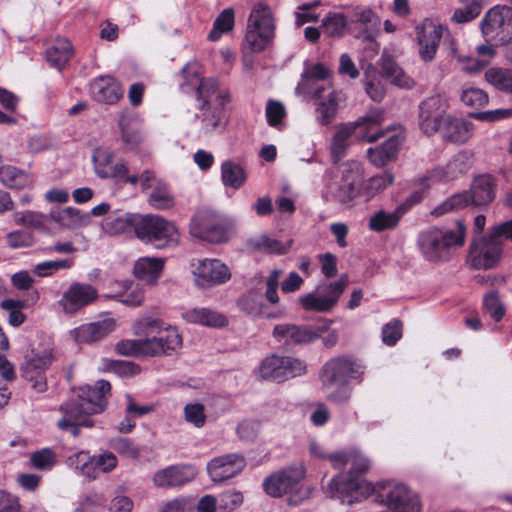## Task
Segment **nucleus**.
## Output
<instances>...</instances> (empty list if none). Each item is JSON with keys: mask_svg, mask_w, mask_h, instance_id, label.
<instances>
[{"mask_svg": "<svg viewBox=\"0 0 512 512\" xmlns=\"http://www.w3.org/2000/svg\"><path fill=\"white\" fill-rule=\"evenodd\" d=\"M182 73L187 85L196 88L197 99L201 102L199 109L202 111V131L209 134L224 130L228 123V114L225 108L230 101L228 91L220 89L216 79L198 80V71L190 66H186Z\"/></svg>", "mask_w": 512, "mask_h": 512, "instance_id": "1", "label": "nucleus"}, {"mask_svg": "<svg viewBox=\"0 0 512 512\" xmlns=\"http://www.w3.org/2000/svg\"><path fill=\"white\" fill-rule=\"evenodd\" d=\"M329 461L334 468L340 469L346 464H351V470L347 474H339L332 478L328 484L327 492L332 498L340 499L342 503L349 505L359 500L362 494L359 492L363 480L360 475L366 473L371 467V461L361 451L355 448L336 452L329 456Z\"/></svg>", "mask_w": 512, "mask_h": 512, "instance_id": "2", "label": "nucleus"}, {"mask_svg": "<svg viewBox=\"0 0 512 512\" xmlns=\"http://www.w3.org/2000/svg\"><path fill=\"white\" fill-rule=\"evenodd\" d=\"M364 367L350 356H337L329 359L319 372L322 390L327 399L336 403L347 402L351 390L347 385L352 380L362 381Z\"/></svg>", "mask_w": 512, "mask_h": 512, "instance_id": "3", "label": "nucleus"}, {"mask_svg": "<svg viewBox=\"0 0 512 512\" xmlns=\"http://www.w3.org/2000/svg\"><path fill=\"white\" fill-rule=\"evenodd\" d=\"M384 121L383 111L376 109L369 111L365 116L355 122H349L339 125L334 134L330 152L334 163L339 162L345 155L350 146L352 136L359 140L369 143L377 141L383 136L381 125Z\"/></svg>", "mask_w": 512, "mask_h": 512, "instance_id": "4", "label": "nucleus"}, {"mask_svg": "<svg viewBox=\"0 0 512 512\" xmlns=\"http://www.w3.org/2000/svg\"><path fill=\"white\" fill-rule=\"evenodd\" d=\"M466 238V226L462 220L456 222L455 229L431 228L421 232L417 246L423 258L431 263L448 261L451 250L462 247Z\"/></svg>", "mask_w": 512, "mask_h": 512, "instance_id": "5", "label": "nucleus"}, {"mask_svg": "<svg viewBox=\"0 0 512 512\" xmlns=\"http://www.w3.org/2000/svg\"><path fill=\"white\" fill-rule=\"evenodd\" d=\"M305 467L301 464L286 467L268 476L263 487L265 492L272 497H281L289 494L288 504L300 505L311 496L312 489L308 486L299 485L305 477Z\"/></svg>", "mask_w": 512, "mask_h": 512, "instance_id": "6", "label": "nucleus"}, {"mask_svg": "<svg viewBox=\"0 0 512 512\" xmlns=\"http://www.w3.org/2000/svg\"><path fill=\"white\" fill-rule=\"evenodd\" d=\"M275 25L270 8L262 3L256 4L250 13L246 33L242 43L245 52L260 53L272 42Z\"/></svg>", "mask_w": 512, "mask_h": 512, "instance_id": "7", "label": "nucleus"}, {"mask_svg": "<svg viewBox=\"0 0 512 512\" xmlns=\"http://www.w3.org/2000/svg\"><path fill=\"white\" fill-rule=\"evenodd\" d=\"M135 235L146 244L156 248L175 246L179 243V232L176 226L159 215H138Z\"/></svg>", "mask_w": 512, "mask_h": 512, "instance_id": "8", "label": "nucleus"}, {"mask_svg": "<svg viewBox=\"0 0 512 512\" xmlns=\"http://www.w3.org/2000/svg\"><path fill=\"white\" fill-rule=\"evenodd\" d=\"M471 167V154L467 151L456 154L444 168H435L428 171L424 176L418 180L419 185L423 188L422 191H417L407 200L409 205H414L420 202L423 198V193L429 187L435 185L441 180H453L458 178L469 171Z\"/></svg>", "mask_w": 512, "mask_h": 512, "instance_id": "9", "label": "nucleus"}, {"mask_svg": "<svg viewBox=\"0 0 512 512\" xmlns=\"http://www.w3.org/2000/svg\"><path fill=\"white\" fill-rule=\"evenodd\" d=\"M502 245L503 240H497L490 232L486 236H473L467 264L475 270L493 269L501 259Z\"/></svg>", "mask_w": 512, "mask_h": 512, "instance_id": "10", "label": "nucleus"}, {"mask_svg": "<svg viewBox=\"0 0 512 512\" xmlns=\"http://www.w3.org/2000/svg\"><path fill=\"white\" fill-rule=\"evenodd\" d=\"M307 366L304 361L290 357L272 354L262 360L258 372L262 379L284 382L306 373Z\"/></svg>", "mask_w": 512, "mask_h": 512, "instance_id": "11", "label": "nucleus"}, {"mask_svg": "<svg viewBox=\"0 0 512 512\" xmlns=\"http://www.w3.org/2000/svg\"><path fill=\"white\" fill-rule=\"evenodd\" d=\"M332 320L322 319L316 326L293 323L278 324L273 328L272 336L286 346L307 345L319 339L328 330Z\"/></svg>", "mask_w": 512, "mask_h": 512, "instance_id": "12", "label": "nucleus"}, {"mask_svg": "<svg viewBox=\"0 0 512 512\" xmlns=\"http://www.w3.org/2000/svg\"><path fill=\"white\" fill-rule=\"evenodd\" d=\"M480 28L486 39L508 43L512 39V8L500 5L492 7L481 20Z\"/></svg>", "mask_w": 512, "mask_h": 512, "instance_id": "13", "label": "nucleus"}, {"mask_svg": "<svg viewBox=\"0 0 512 512\" xmlns=\"http://www.w3.org/2000/svg\"><path fill=\"white\" fill-rule=\"evenodd\" d=\"M194 282L201 289L221 285L231 278L229 268L218 259H202L192 264Z\"/></svg>", "mask_w": 512, "mask_h": 512, "instance_id": "14", "label": "nucleus"}, {"mask_svg": "<svg viewBox=\"0 0 512 512\" xmlns=\"http://www.w3.org/2000/svg\"><path fill=\"white\" fill-rule=\"evenodd\" d=\"M447 102L440 95L426 98L419 105V127L426 135H433L440 130L446 114Z\"/></svg>", "mask_w": 512, "mask_h": 512, "instance_id": "15", "label": "nucleus"}, {"mask_svg": "<svg viewBox=\"0 0 512 512\" xmlns=\"http://www.w3.org/2000/svg\"><path fill=\"white\" fill-rule=\"evenodd\" d=\"M98 298V291L90 284L73 282L65 290L58 302L65 314H76Z\"/></svg>", "mask_w": 512, "mask_h": 512, "instance_id": "16", "label": "nucleus"}, {"mask_svg": "<svg viewBox=\"0 0 512 512\" xmlns=\"http://www.w3.org/2000/svg\"><path fill=\"white\" fill-rule=\"evenodd\" d=\"M246 467L242 454L230 453L213 458L207 464L208 474L213 482H222L241 473Z\"/></svg>", "mask_w": 512, "mask_h": 512, "instance_id": "17", "label": "nucleus"}, {"mask_svg": "<svg viewBox=\"0 0 512 512\" xmlns=\"http://www.w3.org/2000/svg\"><path fill=\"white\" fill-rule=\"evenodd\" d=\"M443 30L441 25H435L431 21H425L416 27L419 55L423 61L430 62L435 58Z\"/></svg>", "mask_w": 512, "mask_h": 512, "instance_id": "18", "label": "nucleus"}, {"mask_svg": "<svg viewBox=\"0 0 512 512\" xmlns=\"http://www.w3.org/2000/svg\"><path fill=\"white\" fill-rule=\"evenodd\" d=\"M182 345V337L177 329L170 327L162 334L144 338V347L147 356L171 355Z\"/></svg>", "mask_w": 512, "mask_h": 512, "instance_id": "19", "label": "nucleus"}, {"mask_svg": "<svg viewBox=\"0 0 512 512\" xmlns=\"http://www.w3.org/2000/svg\"><path fill=\"white\" fill-rule=\"evenodd\" d=\"M116 328L113 318H104L95 322L80 325L71 331L73 339L77 343L92 344L106 338Z\"/></svg>", "mask_w": 512, "mask_h": 512, "instance_id": "20", "label": "nucleus"}, {"mask_svg": "<svg viewBox=\"0 0 512 512\" xmlns=\"http://www.w3.org/2000/svg\"><path fill=\"white\" fill-rule=\"evenodd\" d=\"M52 361L49 353L35 355L28 359L23 365V377L32 384L33 390L43 393L47 390V381L44 374Z\"/></svg>", "mask_w": 512, "mask_h": 512, "instance_id": "21", "label": "nucleus"}, {"mask_svg": "<svg viewBox=\"0 0 512 512\" xmlns=\"http://www.w3.org/2000/svg\"><path fill=\"white\" fill-rule=\"evenodd\" d=\"M113 156V152L106 147H98L94 150L92 161L95 173L100 178L123 179L128 172V168L124 163L113 164Z\"/></svg>", "mask_w": 512, "mask_h": 512, "instance_id": "22", "label": "nucleus"}, {"mask_svg": "<svg viewBox=\"0 0 512 512\" xmlns=\"http://www.w3.org/2000/svg\"><path fill=\"white\" fill-rule=\"evenodd\" d=\"M195 475L192 466L173 465L156 472L153 476V483L160 488L176 487L192 481Z\"/></svg>", "mask_w": 512, "mask_h": 512, "instance_id": "23", "label": "nucleus"}, {"mask_svg": "<svg viewBox=\"0 0 512 512\" xmlns=\"http://www.w3.org/2000/svg\"><path fill=\"white\" fill-rule=\"evenodd\" d=\"M324 87L316 86L313 91V97L319 99L316 107V120L322 126H327L335 119L339 102L341 101V92L331 90L327 97L322 95Z\"/></svg>", "mask_w": 512, "mask_h": 512, "instance_id": "24", "label": "nucleus"}, {"mask_svg": "<svg viewBox=\"0 0 512 512\" xmlns=\"http://www.w3.org/2000/svg\"><path fill=\"white\" fill-rule=\"evenodd\" d=\"M60 410L64 413V417L58 421V427L61 430H68L72 424H80L86 427L93 426L90 413L84 403L77 399H72L61 405Z\"/></svg>", "mask_w": 512, "mask_h": 512, "instance_id": "25", "label": "nucleus"}, {"mask_svg": "<svg viewBox=\"0 0 512 512\" xmlns=\"http://www.w3.org/2000/svg\"><path fill=\"white\" fill-rule=\"evenodd\" d=\"M110 383L105 380H99L95 386H85L80 389L78 399L86 405L88 411L98 414L106 408V394L110 392Z\"/></svg>", "mask_w": 512, "mask_h": 512, "instance_id": "26", "label": "nucleus"}, {"mask_svg": "<svg viewBox=\"0 0 512 512\" xmlns=\"http://www.w3.org/2000/svg\"><path fill=\"white\" fill-rule=\"evenodd\" d=\"M90 92L94 100L105 104H115L122 98V86L111 76H100L91 84Z\"/></svg>", "mask_w": 512, "mask_h": 512, "instance_id": "27", "label": "nucleus"}, {"mask_svg": "<svg viewBox=\"0 0 512 512\" xmlns=\"http://www.w3.org/2000/svg\"><path fill=\"white\" fill-rule=\"evenodd\" d=\"M442 138L452 143L462 144L473 135V124L465 119L448 115L438 130Z\"/></svg>", "mask_w": 512, "mask_h": 512, "instance_id": "28", "label": "nucleus"}, {"mask_svg": "<svg viewBox=\"0 0 512 512\" xmlns=\"http://www.w3.org/2000/svg\"><path fill=\"white\" fill-rule=\"evenodd\" d=\"M470 204L474 206L487 205L495 197V181L490 175L476 177L468 192Z\"/></svg>", "mask_w": 512, "mask_h": 512, "instance_id": "29", "label": "nucleus"}, {"mask_svg": "<svg viewBox=\"0 0 512 512\" xmlns=\"http://www.w3.org/2000/svg\"><path fill=\"white\" fill-rule=\"evenodd\" d=\"M401 143L402 137L395 134L390 136L381 146L369 148L367 155L370 162L376 167L385 166L396 157Z\"/></svg>", "mask_w": 512, "mask_h": 512, "instance_id": "30", "label": "nucleus"}, {"mask_svg": "<svg viewBox=\"0 0 512 512\" xmlns=\"http://www.w3.org/2000/svg\"><path fill=\"white\" fill-rule=\"evenodd\" d=\"M192 234L212 243L228 239L227 229L219 219H203L197 227L192 228Z\"/></svg>", "mask_w": 512, "mask_h": 512, "instance_id": "31", "label": "nucleus"}, {"mask_svg": "<svg viewBox=\"0 0 512 512\" xmlns=\"http://www.w3.org/2000/svg\"><path fill=\"white\" fill-rule=\"evenodd\" d=\"M122 141L131 148L136 147L144 139L141 123L133 113L122 114L119 120Z\"/></svg>", "mask_w": 512, "mask_h": 512, "instance_id": "32", "label": "nucleus"}, {"mask_svg": "<svg viewBox=\"0 0 512 512\" xmlns=\"http://www.w3.org/2000/svg\"><path fill=\"white\" fill-rule=\"evenodd\" d=\"M164 266V260L157 257H143L138 259L134 265V275L148 283L154 284L159 278Z\"/></svg>", "mask_w": 512, "mask_h": 512, "instance_id": "33", "label": "nucleus"}, {"mask_svg": "<svg viewBox=\"0 0 512 512\" xmlns=\"http://www.w3.org/2000/svg\"><path fill=\"white\" fill-rule=\"evenodd\" d=\"M182 317L190 323L201 324L209 327H223L226 318L217 312L207 308H193L182 313Z\"/></svg>", "mask_w": 512, "mask_h": 512, "instance_id": "34", "label": "nucleus"}, {"mask_svg": "<svg viewBox=\"0 0 512 512\" xmlns=\"http://www.w3.org/2000/svg\"><path fill=\"white\" fill-rule=\"evenodd\" d=\"M172 327L158 317L145 314L139 317L133 324V332L137 336L153 337L162 334L164 331Z\"/></svg>", "mask_w": 512, "mask_h": 512, "instance_id": "35", "label": "nucleus"}, {"mask_svg": "<svg viewBox=\"0 0 512 512\" xmlns=\"http://www.w3.org/2000/svg\"><path fill=\"white\" fill-rule=\"evenodd\" d=\"M137 214L122 213L108 216L102 223V229L109 235L124 233L130 227L136 232Z\"/></svg>", "mask_w": 512, "mask_h": 512, "instance_id": "36", "label": "nucleus"}, {"mask_svg": "<svg viewBox=\"0 0 512 512\" xmlns=\"http://www.w3.org/2000/svg\"><path fill=\"white\" fill-rule=\"evenodd\" d=\"M46 55L53 67L61 69L72 56V45L67 39H58L55 45L47 49Z\"/></svg>", "mask_w": 512, "mask_h": 512, "instance_id": "37", "label": "nucleus"}, {"mask_svg": "<svg viewBox=\"0 0 512 512\" xmlns=\"http://www.w3.org/2000/svg\"><path fill=\"white\" fill-rule=\"evenodd\" d=\"M221 177L225 186L239 189L246 181L244 169L232 161H225L221 166Z\"/></svg>", "mask_w": 512, "mask_h": 512, "instance_id": "38", "label": "nucleus"}, {"mask_svg": "<svg viewBox=\"0 0 512 512\" xmlns=\"http://www.w3.org/2000/svg\"><path fill=\"white\" fill-rule=\"evenodd\" d=\"M347 28V19L341 13H328L322 20V32L331 38H341Z\"/></svg>", "mask_w": 512, "mask_h": 512, "instance_id": "39", "label": "nucleus"}, {"mask_svg": "<svg viewBox=\"0 0 512 512\" xmlns=\"http://www.w3.org/2000/svg\"><path fill=\"white\" fill-rule=\"evenodd\" d=\"M235 23L234 10L232 8L224 9L215 19L213 28L208 34V39L217 41L225 33L232 31Z\"/></svg>", "mask_w": 512, "mask_h": 512, "instance_id": "40", "label": "nucleus"}, {"mask_svg": "<svg viewBox=\"0 0 512 512\" xmlns=\"http://www.w3.org/2000/svg\"><path fill=\"white\" fill-rule=\"evenodd\" d=\"M400 217L401 214L397 211L386 212L379 210L371 216L369 227L376 232L393 229L398 225Z\"/></svg>", "mask_w": 512, "mask_h": 512, "instance_id": "41", "label": "nucleus"}, {"mask_svg": "<svg viewBox=\"0 0 512 512\" xmlns=\"http://www.w3.org/2000/svg\"><path fill=\"white\" fill-rule=\"evenodd\" d=\"M149 204L155 209H169L174 206V197L163 181H157V185L149 195Z\"/></svg>", "mask_w": 512, "mask_h": 512, "instance_id": "42", "label": "nucleus"}, {"mask_svg": "<svg viewBox=\"0 0 512 512\" xmlns=\"http://www.w3.org/2000/svg\"><path fill=\"white\" fill-rule=\"evenodd\" d=\"M67 464L69 467L79 470L83 476L89 479H96L93 456L88 452L80 451L69 456Z\"/></svg>", "mask_w": 512, "mask_h": 512, "instance_id": "43", "label": "nucleus"}, {"mask_svg": "<svg viewBox=\"0 0 512 512\" xmlns=\"http://www.w3.org/2000/svg\"><path fill=\"white\" fill-rule=\"evenodd\" d=\"M486 81L496 89L512 93V74L502 68H490L485 72Z\"/></svg>", "mask_w": 512, "mask_h": 512, "instance_id": "44", "label": "nucleus"}, {"mask_svg": "<svg viewBox=\"0 0 512 512\" xmlns=\"http://www.w3.org/2000/svg\"><path fill=\"white\" fill-rule=\"evenodd\" d=\"M348 282V276L344 274L341 275L337 281L320 284L317 289L318 292L324 296V298L332 301V307H334L342 293L345 291Z\"/></svg>", "mask_w": 512, "mask_h": 512, "instance_id": "45", "label": "nucleus"}, {"mask_svg": "<svg viewBox=\"0 0 512 512\" xmlns=\"http://www.w3.org/2000/svg\"><path fill=\"white\" fill-rule=\"evenodd\" d=\"M299 302L303 309L307 311H315L324 313L330 311L332 307V301L327 300L324 296L318 292L308 293L299 298Z\"/></svg>", "mask_w": 512, "mask_h": 512, "instance_id": "46", "label": "nucleus"}, {"mask_svg": "<svg viewBox=\"0 0 512 512\" xmlns=\"http://www.w3.org/2000/svg\"><path fill=\"white\" fill-rule=\"evenodd\" d=\"M30 464L37 470L49 471L57 464V454L50 448H43L30 455Z\"/></svg>", "mask_w": 512, "mask_h": 512, "instance_id": "47", "label": "nucleus"}, {"mask_svg": "<svg viewBox=\"0 0 512 512\" xmlns=\"http://www.w3.org/2000/svg\"><path fill=\"white\" fill-rule=\"evenodd\" d=\"M357 187L354 184L342 181L341 178L328 183L329 193L340 203H347L353 199L356 195Z\"/></svg>", "mask_w": 512, "mask_h": 512, "instance_id": "48", "label": "nucleus"}, {"mask_svg": "<svg viewBox=\"0 0 512 512\" xmlns=\"http://www.w3.org/2000/svg\"><path fill=\"white\" fill-rule=\"evenodd\" d=\"M250 248L258 251L283 254L287 251V247L280 241L270 238L267 235H260L248 241Z\"/></svg>", "mask_w": 512, "mask_h": 512, "instance_id": "49", "label": "nucleus"}, {"mask_svg": "<svg viewBox=\"0 0 512 512\" xmlns=\"http://www.w3.org/2000/svg\"><path fill=\"white\" fill-rule=\"evenodd\" d=\"M470 204L468 192L457 193L447 198L438 205L432 212L433 215L440 216L447 212L465 208Z\"/></svg>", "mask_w": 512, "mask_h": 512, "instance_id": "50", "label": "nucleus"}, {"mask_svg": "<svg viewBox=\"0 0 512 512\" xmlns=\"http://www.w3.org/2000/svg\"><path fill=\"white\" fill-rule=\"evenodd\" d=\"M115 351L124 356L147 357L144 338L121 340L115 345Z\"/></svg>", "mask_w": 512, "mask_h": 512, "instance_id": "51", "label": "nucleus"}, {"mask_svg": "<svg viewBox=\"0 0 512 512\" xmlns=\"http://www.w3.org/2000/svg\"><path fill=\"white\" fill-rule=\"evenodd\" d=\"M461 101L466 106L478 109L488 104L489 97L484 90L476 87H470L463 90L461 94Z\"/></svg>", "mask_w": 512, "mask_h": 512, "instance_id": "52", "label": "nucleus"}, {"mask_svg": "<svg viewBox=\"0 0 512 512\" xmlns=\"http://www.w3.org/2000/svg\"><path fill=\"white\" fill-rule=\"evenodd\" d=\"M352 21L366 29H375L380 23L378 16L368 7H356L352 13Z\"/></svg>", "mask_w": 512, "mask_h": 512, "instance_id": "53", "label": "nucleus"}, {"mask_svg": "<svg viewBox=\"0 0 512 512\" xmlns=\"http://www.w3.org/2000/svg\"><path fill=\"white\" fill-rule=\"evenodd\" d=\"M331 74V71L322 63H317L305 69L302 74V81L300 85L304 89L310 88V83L315 80H324L328 78Z\"/></svg>", "mask_w": 512, "mask_h": 512, "instance_id": "54", "label": "nucleus"}, {"mask_svg": "<svg viewBox=\"0 0 512 512\" xmlns=\"http://www.w3.org/2000/svg\"><path fill=\"white\" fill-rule=\"evenodd\" d=\"M184 419L195 426L201 428L206 422L204 405L201 403H189L184 407Z\"/></svg>", "mask_w": 512, "mask_h": 512, "instance_id": "55", "label": "nucleus"}, {"mask_svg": "<svg viewBox=\"0 0 512 512\" xmlns=\"http://www.w3.org/2000/svg\"><path fill=\"white\" fill-rule=\"evenodd\" d=\"M1 307L8 312V321L12 326L17 327L24 322L25 316L22 313L24 303L22 301L6 299L2 301Z\"/></svg>", "mask_w": 512, "mask_h": 512, "instance_id": "56", "label": "nucleus"}, {"mask_svg": "<svg viewBox=\"0 0 512 512\" xmlns=\"http://www.w3.org/2000/svg\"><path fill=\"white\" fill-rule=\"evenodd\" d=\"M362 166L358 161H347L341 166V179L342 181L349 182L359 186L362 181Z\"/></svg>", "mask_w": 512, "mask_h": 512, "instance_id": "57", "label": "nucleus"}, {"mask_svg": "<svg viewBox=\"0 0 512 512\" xmlns=\"http://www.w3.org/2000/svg\"><path fill=\"white\" fill-rule=\"evenodd\" d=\"M46 216L35 211H25L15 214V223L28 228L40 229L45 225Z\"/></svg>", "mask_w": 512, "mask_h": 512, "instance_id": "58", "label": "nucleus"}, {"mask_svg": "<svg viewBox=\"0 0 512 512\" xmlns=\"http://www.w3.org/2000/svg\"><path fill=\"white\" fill-rule=\"evenodd\" d=\"M72 265L73 261L70 259L45 261L35 266L34 273L39 277H47L60 269H69Z\"/></svg>", "mask_w": 512, "mask_h": 512, "instance_id": "59", "label": "nucleus"}, {"mask_svg": "<svg viewBox=\"0 0 512 512\" xmlns=\"http://www.w3.org/2000/svg\"><path fill=\"white\" fill-rule=\"evenodd\" d=\"M365 90L375 102H381L386 94L385 83L376 73L368 76V80L365 82Z\"/></svg>", "mask_w": 512, "mask_h": 512, "instance_id": "60", "label": "nucleus"}, {"mask_svg": "<svg viewBox=\"0 0 512 512\" xmlns=\"http://www.w3.org/2000/svg\"><path fill=\"white\" fill-rule=\"evenodd\" d=\"M238 306L249 315L259 316L264 314V305L259 301L258 296L249 292L238 300Z\"/></svg>", "mask_w": 512, "mask_h": 512, "instance_id": "61", "label": "nucleus"}, {"mask_svg": "<svg viewBox=\"0 0 512 512\" xmlns=\"http://www.w3.org/2000/svg\"><path fill=\"white\" fill-rule=\"evenodd\" d=\"M483 306L486 313L496 322L500 321L505 314L503 304L495 292H491L484 297Z\"/></svg>", "mask_w": 512, "mask_h": 512, "instance_id": "62", "label": "nucleus"}, {"mask_svg": "<svg viewBox=\"0 0 512 512\" xmlns=\"http://www.w3.org/2000/svg\"><path fill=\"white\" fill-rule=\"evenodd\" d=\"M464 8H458L454 11L452 20L456 23H466L477 18L481 12L480 2L464 3Z\"/></svg>", "mask_w": 512, "mask_h": 512, "instance_id": "63", "label": "nucleus"}, {"mask_svg": "<svg viewBox=\"0 0 512 512\" xmlns=\"http://www.w3.org/2000/svg\"><path fill=\"white\" fill-rule=\"evenodd\" d=\"M106 498L101 493H91L83 498L74 512H99L105 507Z\"/></svg>", "mask_w": 512, "mask_h": 512, "instance_id": "64", "label": "nucleus"}]
</instances>
